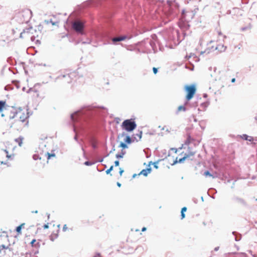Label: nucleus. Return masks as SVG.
Listing matches in <instances>:
<instances>
[{"label": "nucleus", "mask_w": 257, "mask_h": 257, "mask_svg": "<svg viewBox=\"0 0 257 257\" xmlns=\"http://www.w3.org/2000/svg\"><path fill=\"white\" fill-rule=\"evenodd\" d=\"M30 244L32 246L35 247L36 248H38L40 246V244L39 241H37L35 239H33L31 242Z\"/></svg>", "instance_id": "obj_12"}, {"label": "nucleus", "mask_w": 257, "mask_h": 257, "mask_svg": "<svg viewBox=\"0 0 257 257\" xmlns=\"http://www.w3.org/2000/svg\"><path fill=\"white\" fill-rule=\"evenodd\" d=\"M95 257H99V256H95Z\"/></svg>", "instance_id": "obj_42"}, {"label": "nucleus", "mask_w": 257, "mask_h": 257, "mask_svg": "<svg viewBox=\"0 0 257 257\" xmlns=\"http://www.w3.org/2000/svg\"><path fill=\"white\" fill-rule=\"evenodd\" d=\"M119 161H115L114 162V164L115 166H118L119 165Z\"/></svg>", "instance_id": "obj_33"}, {"label": "nucleus", "mask_w": 257, "mask_h": 257, "mask_svg": "<svg viewBox=\"0 0 257 257\" xmlns=\"http://www.w3.org/2000/svg\"><path fill=\"white\" fill-rule=\"evenodd\" d=\"M84 164L86 165H89L90 163L89 162H85Z\"/></svg>", "instance_id": "obj_40"}, {"label": "nucleus", "mask_w": 257, "mask_h": 257, "mask_svg": "<svg viewBox=\"0 0 257 257\" xmlns=\"http://www.w3.org/2000/svg\"><path fill=\"white\" fill-rule=\"evenodd\" d=\"M123 155V153H122V154H117V155H116V158H122Z\"/></svg>", "instance_id": "obj_27"}, {"label": "nucleus", "mask_w": 257, "mask_h": 257, "mask_svg": "<svg viewBox=\"0 0 257 257\" xmlns=\"http://www.w3.org/2000/svg\"><path fill=\"white\" fill-rule=\"evenodd\" d=\"M35 157H36V156H34V158L35 159H36Z\"/></svg>", "instance_id": "obj_41"}, {"label": "nucleus", "mask_w": 257, "mask_h": 257, "mask_svg": "<svg viewBox=\"0 0 257 257\" xmlns=\"http://www.w3.org/2000/svg\"><path fill=\"white\" fill-rule=\"evenodd\" d=\"M6 102L5 101H0V112H2L6 107Z\"/></svg>", "instance_id": "obj_15"}, {"label": "nucleus", "mask_w": 257, "mask_h": 257, "mask_svg": "<svg viewBox=\"0 0 257 257\" xmlns=\"http://www.w3.org/2000/svg\"><path fill=\"white\" fill-rule=\"evenodd\" d=\"M123 170L122 168L119 169V175L120 176H121L122 174V173L123 172Z\"/></svg>", "instance_id": "obj_29"}, {"label": "nucleus", "mask_w": 257, "mask_h": 257, "mask_svg": "<svg viewBox=\"0 0 257 257\" xmlns=\"http://www.w3.org/2000/svg\"><path fill=\"white\" fill-rule=\"evenodd\" d=\"M15 141L19 144V146H21L23 144V138L19 137L15 140Z\"/></svg>", "instance_id": "obj_18"}, {"label": "nucleus", "mask_w": 257, "mask_h": 257, "mask_svg": "<svg viewBox=\"0 0 257 257\" xmlns=\"http://www.w3.org/2000/svg\"><path fill=\"white\" fill-rule=\"evenodd\" d=\"M63 231L65 232L67 230H68V227L67 226V225L66 224H65L64 226H63V229H62Z\"/></svg>", "instance_id": "obj_25"}, {"label": "nucleus", "mask_w": 257, "mask_h": 257, "mask_svg": "<svg viewBox=\"0 0 257 257\" xmlns=\"http://www.w3.org/2000/svg\"><path fill=\"white\" fill-rule=\"evenodd\" d=\"M153 165H154V167L156 168V169H158V166H157V163L156 162H155L153 163Z\"/></svg>", "instance_id": "obj_32"}, {"label": "nucleus", "mask_w": 257, "mask_h": 257, "mask_svg": "<svg viewBox=\"0 0 257 257\" xmlns=\"http://www.w3.org/2000/svg\"><path fill=\"white\" fill-rule=\"evenodd\" d=\"M46 155L47 156V160H49L51 157H55V154L54 153H47Z\"/></svg>", "instance_id": "obj_22"}, {"label": "nucleus", "mask_w": 257, "mask_h": 257, "mask_svg": "<svg viewBox=\"0 0 257 257\" xmlns=\"http://www.w3.org/2000/svg\"><path fill=\"white\" fill-rule=\"evenodd\" d=\"M186 109L185 106L183 105H180L178 107V111H185Z\"/></svg>", "instance_id": "obj_21"}, {"label": "nucleus", "mask_w": 257, "mask_h": 257, "mask_svg": "<svg viewBox=\"0 0 257 257\" xmlns=\"http://www.w3.org/2000/svg\"><path fill=\"white\" fill-rule=\"evenodd\" d=\"M54 227V230L51 233L50 238L52 241H54L56 238H57L58 236L59 233V227L60 225H55L54 224L53 225Z\"/></svg>", "instance_id": "obj_6"}, {"label": "nucleus", "mask_w": 257, "mask_h": 257, "mask_svg": "<svg viewBox=\"0 0 257 257\" xmlns=\"http://www.w3.org/2000/svg\"><path fill=\"white\" fill-rule=\"evenodd\" d=\"M24 225H25V223H22L20 225L17 227L16 230V231L17 232L18 235L22 234L21 229L22 228L24 227Z\"/></svg>", "instance_id": "obj_14"}, {"label": "nucleus", "mask_w": 257, "mask_h": 257, "mask_svg": "<svg viewBox=\"0 0 257 257\" xmlns=\"http://www.w3.org/2000/svg\"><path fill=\"white\" fill-rule=\"evenodd\" d=\"M204 175L206 176V177H212L213 178H214V177L210 173V172L208 171H206L204 173Z\"/></svg>", "instance_id": "obj_23"}, {"label": "nucleus", "mask_w": 257, "mask_h": 257, "mask_svg": "<svg viewBox=\"0 0 257 257\" xmlns=\"http://www.w3.org/2000/svg\"><path fill=\"white\" fill-rule=\"evenodd\" d=\"M187 210V208L186 207H184L181 209V212H185Z\"/></svg>", "instance_id": "obj_30"}, {"label": "nucleus", "mask_w": 257, "mask_h": 257, "mask_svg": "<svg viewBox=\"0 0 257 257\" xmlns=\"http://www.w3.org/2000/svg\"><path fill=\"white\" fill-rule=\"evenodd\" d=\"M152 169L151 168H147L146 169H143L138 174V175H143L145 177L147 176L149 174H150L151 172ZM136 176H137V174H134L133 175V177L135 178Z\"/></svg>", "instance_id": "obj_10"}, {"label": "nucleus", "mask_w": 257, "mask_h": 257, "mask_svg": "<svg viewBox=\"0 0 257 257\" xmlns=\"http://www.w3.org/2000/svg\"><path fill=\"white\" fill-rule=\"evenodd\" d=\"M235 81V79L234 78H232L231 79V82L233 83Z\"/></svg>", "instance_id": "obj_39"}, {"label": "nucleus", "mask_w": 257, "mask_h": 257, "mask_svg": "<svg viewBox=\"0 0 257 257\" xmlns=\"http://www.w3.org/2000/svg\"><path fill=\"white\" fill-rule=\"evenodd\" d=\"M126 39V37L124 36H121V37H119L113 38H112V41L114 43L116 42L123 41V40H125Z\"/></svg>", "instance_id": "obj_13"}, {"label": "nucleus", "mask_w": 257, "mask_h": 257, "mask_svg": "<svg viewBox=\"0 0 257 257\" xmlns=\"http://www.w3.org/2000/svg\"><path fill=\"white\" fill-rule=\"evenodd\" d=\"M49 223H47V224H44V225L42 226L43 228H44V229H47V228H49Z\"/></svg>", "instance_id": "obj_26"}, {"label": "nucleus", "mask_w": 257, "mask_h": 257, "mask_svg": "<svg viewBox=\"0 0 257 257\" xmlns=\"http://www.w3.org/2000/svg\"><path fill=\"white\" fill-rule=\"evenodd\" d=\"M113 166H111L109 168V170H110V172L113 169Z\"/></svg>", "instance_id": "obj_37"}, {"label": "nucleus", "mask_w": 257, "mask_h": 257, "mask_svg": "<svg viewBox=\"0 0 257 257\" xmlns=\"http://www.w3.org/2000/svg\"><path fill=\"white\" fill-rule=\"evenodd\" d=\"M19 114L20 115L19 118H20V120L21 121L24 122L26 120V119H27V117H28L27 116L25 115L24 114L23 116H22L21 115H20L21 113H19Z\"/></svg>", "instance_id": "obj_19"}, {"label": "nucleus", "mask_w": 257, "mask_h": 257, "mask_svg": "<svg viewBox=\"0 0 257 257\" xmlns=\"http://www.w3.org/2000/svg\"><path fill=\"white\" fill-rule=\"evenodd\" d=\"M11 245L8 244V245L2 244L0 245V254H6L8 252L12 251L10 247Z\"/></svg>", "instance_id": "obj_8"}, {"label": "nucleus", "mask_w": 257, "mask_h": 257, "mask_svg": "<svg viewBox=\"0 0 257 257\" xmlns=\"http://www.w3.org/2000/svg\"><path fill=\"white\" fill-rule=\"evenodd\" d=\"M193 141V139L191 137V136L189 135L187 136V139L185 141V144L186 145H189L191 143H192Z\"/></svg>", "instance_id": "obj_16"}, {"label": "nucleus", "mask_w": 257, "mask_h": 257, "mask_svg": "<svg viewBox=\"0 0 257 257\" xmlns=\"http://www.w3.org/2000/svg\"><path fill=\"white\" fill-rule=\"evenodd\" d=\"M119 147H121V148H122L123 149H125V148H127V145H126V144L124 142H121L120 143V145L119 146Z\"/></svg>", "instance_id": "obj_24"}, {"label": "nucleus", "mask_w": 257, "mask_h": 257, "mask_svg": "<svg viewBox=\"0 0 257 257\" xmlns=\"http://www.w3.org/2000/svg\"><path fill=\"white\" fill-rule=\"evenodd\" d=\"M142 137V132H140L138 134H136L133 136V139L136 140L137 142H138L141 140Z\"/></svg>", "instance_id": "obj_11"}, {"label": "nucleus", "mask_w": 257, "mask_h": 257, "mask_svg": "<svg viewBox=\"0 0 257 257\" xmlns=\"http://www.w3.org/2000/svg\"><path fill=\"white\" fill-rule=\"evenodd\" d=\"M195 154V152L189 151L188 153H184L182 152L180 154L181 157L176 158L175 161H174V164L177 163H183L185 160H192V158L194 155Z\"/></svg>", "instance_id": "obj_3"}, {"label": "nucleus", "mask_w": 257, "mask_h": 257, "mask_svg": "<svg viewBox=\"0 0 257 257\" xmlns=\"http://www.w3.org/2000/svg\"><path fill=\"white\" fill-rule=\"evenodd\" d=\"M121 126L122 130L127 132H131L137 127V124L134 119H128L123 121Z\"/></svg>", "instance_id": "obj_1"}, {"label": "nucleus", "mask_w": 257, "mask_h": 257, "mask_svg": "<svg viewBox=\"0 0 257 257\" xmlns=\"http://www.w3.org/2000/svg\"><path fill=\"white\" fill-rule=\"evenodd\" d=\"M217 32L218 35H222V34L220 30H217Z\"/></svg>", "instance_id": "obj_34"}, {"label": "nucleus", "mask_w": 257, "mask_h": 257, "mask_svg": "<svg viewBox=\"0 0 257 257\" xmlns=\"http://www.w3.org/2000/svg\"><path fill=\"white\" fill-rule=\"evenodd\" d=\"M72 27L74 30H75L77 32L82 33L83 29V25L81 22L79 21H75L73 23Z\"/></svg>", "instance_id": "obj_7"}, {"label": "nucleus", "mask_w": 257, "mask_h": 257, "mask_svg": "<svg viewBox=\"0 0 257 257\" xmlns=\"http://www.w3.org/2000/svg\"><path fill=\"white\" fill-rule=\"evenodd\" d=\"M242 138L245 140L249 141L250 142L253 141V138L251 137H248L246 135H244L242 137Z\"/></svg>", "instance_id": "obj_20"}, {"label": "nucleus", "mask_w": 257, "mask_h": 257, "mask_svg": "<svg viewBox=\"0 0 257 257\" xmlns=\"http://www.w3.org/2000/svg\"><path fill=\"white\" fill-rule=\"evenodd\" d=\"M76 76V74L75 72H71L69 74L63 75V78H65V81L67 83H70L72 82L73 79Z\"/></svg>", "instance_id": "obj_9"}, {"label": "nucleus", "mask_w": 257, "mask_h": 257, "mask_svg": "<svg viewBox=\"0 0 257 257\" xmlns=\"http://www.w3.org/2000/svg\"><path fill=\"white\" fill-rule=\"evenodd\" d=\"M110 170H109V169H107V170L106 171V173L107 174H109V173H110Z\"/></svg>", "instance_id": "obj_35"}, {"label": "nucleus", "mask_w": 257, "mask_h": 257, "mask_svg": "<svg viewBox=\"0 0 257 257\" xmlns=\"http://www.w3.org/2000/svg\"><path fill=\"white\" fill-rule=\"evenodd\" d=\"M184 89L187 93L186 99L189 101L194 97L196 93V86L194 84L186 85L184 87Z\"/></svg>", "instance_id": "obj_4"}, {"label": "nucleus", "mask_w": 257, "mask_h": 257, "mask_svg": "<svg viewBox=\"0 0 257 257\" xmlns=\"http://www.w3.org/2000/svg\"><path fill=\"white\" fill-rule=\"evenodd\" d=\"M32 17V11L28 9H23L19 13V17L23 22L27 23Z\"/></svg>", "instance_id": "obj_2"}, {"label": "nucleus", "mask_w": 257, "mask_h": 257, "mask_svg": "<svg viewBox=\"0 0 257 257\" xmlns=\"http://www.w3.org/2000/svg\"><path fill=\"white\" fill-rule=\"evenodd\" d=\"M36 32V30L32 27L26 28L21 33V37H25L26 35H27L31 40H33L36 38L35 36L34 35V33Z\"/></svg>", "instance_id": "obj_5"}, {"label": "nucleus", "mask_w": 257, "mask_h": 257, "mask_svg": "<svg viewBox=\"0 0 257 257\" xmlns=\"http://www.w3.org/2000/svg\"><path fill=\"white\" fill-rule=\"evenodd\" d=\"M117 185L118 187H120L121 186V184L119 182H117Z\"/></svg>", "instance_id": "obj_38"}, {"label": "nucleus", "mask_w": 257, "mask_h": 257, "mask_svg": "<svg viewBox=\"0 0 257 257\" xmlns=\"http://www.w3.org/2000/svg\"><path fill=\"white\" fill-rule=\"evenodd\" d=\"M185 217V214L184 212H181V219H183Z\"/></svg>", "instance_id": "obj_31"}, {"label": "nucleus", "mask_w": 257, "mask_h": 257, "mask_svg": "<svg viewBox=\"0 0 257 257\" xmlns=\"http://www.w3.org/2000/svg\"><path fill=\"white\" fill-rule=\"evenodd\" d=\"M153 72L154 73V74H156L158 72V69L156 67H153Z\"/></svg>", "instance_id": "obj_28"}, {"label": "nucleus", "mask_w": 257, "mask_h": 257, "mask_svg": "<svg viewBox=\"0 0 257 257\" xmlns=\"http://www.w3.org/2000/svg\"><path fill=\"white\" fill-rule=\"evenodd\" d=\"M146 229H147L145 227H144L142 229V231H145L146 230Z\"/></svg>", "instance_id": "obj_36"}, {"label": "nucleus", "mask_w": 257, "mask_h": 257, "mask_svg": "<svg viewBox=\"0 0 257 257\" xmlns=\"http://www.w3.org/2000/svg\"><path fill=\"white\" fill-rule=\"evenodd\" d=\"M124 142L126 144H130L132 142V139L130 136H126L125 139L124 140Z\"/></svg>", "instance_id": "obj_17"}]
</instances>
